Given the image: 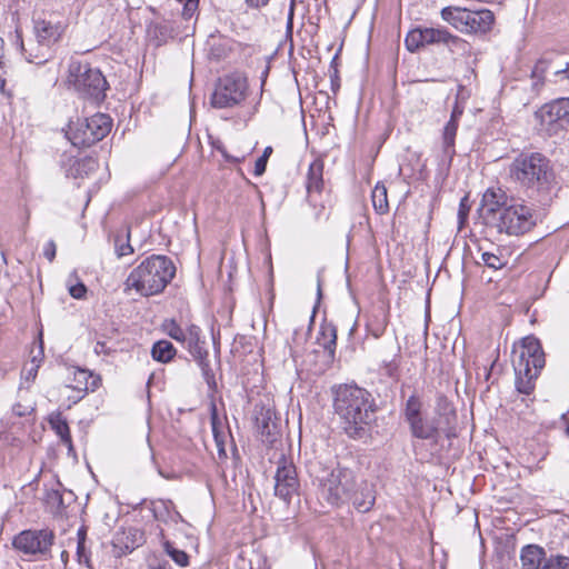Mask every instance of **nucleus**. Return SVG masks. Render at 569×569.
Returning <instances> with one entry per match:
<instances>
[{
  "mask_svg": "<svg viewBox=\"0 0 569 569\" xmlns=\"http://www.w3.org/2000/svg\"><path fill=\"white\" fill-rule=\"evenodd\" d=\"M510 178L529 196L537 194L545 202L556 184L550 160L540 152L520 153L509 167Z\"/></svg>",
  "mask_w": 569,
  "mask_h": 569,
  "instance_id": "obj_1",
  "label": "nucleus"
},
{
  "mask_svg": "<svg viewBox=\"0 0 569 569\" xmlns=\"http://www.w3.org/2000/svg\"><path fill=\"white\" fill-rule=\"evenodd\" d=\"M335 412L345 423L346 432L357 437L362 426L369 425L373 418L375 403L371 395L362 388L342 385L333 390Z\"/></svg>",
  "mask_w": 569,
  "mask_h": 569,
  "instance_id": "obj_2",
  "label": "nucleus"
},
{
  "mask_svg": "<svg viewBox=\"0 0 569 569\" xmlns=\"http://www.w3.org/2000/svg\"><path fill=\"white\" fill-rule=\"evenodd\" d=\"M310 473L320 501L331 507H341L348 503L350 495L357 488L356 473L340 465L325 466L317 462L311 467Z\"/></svg>",
  "mask_w": 569,
  "mask_h": 569,
  "instance_id": "obj_3",
  "label": "nucleus"
},
{
  "mask_svg": "<svg viewBox=\"0 0 569 569\" xmlns=\"http://www.w3.org/2000/svg\"><path fill=\"white\" fill-rule=\"evenodd\" d=\"M176 274V267L166 256L153 254L134 268L124 281V291L136 290L141 296L161 292Z\"/></svg>",
  "mask_w": 569,
  "mask_h": 569,
  "instance_id": "obj_4",
  "label": "nucleus"
},
{
  "mask_svg": "<svg viewBox=\"0 0 569 569\" xmlns=\"http://www.w3.org/2000/svg\"><path fill=\"white\" fill-rule=\"evenodd\" d=\"M545 362L540 341L532 336L523 338L512 360L517 377L516 387L520 393L530 395L533 391L535 380L545 367Z\"/></svg>",
  "mask_w": 569,
  "mask_h": 569,
  "instance_id": "obj_5",
  "label": "nucleus"
},
{
  "mask_svg": "<svg viewBox=\"0 0 569 569\" xmlns=\"http://www.w3.org/2000/svg\"><path fill=\"white\" fill-rule=\"evenodd\" d=\"M411 435L422 440H435L440 432L450 439L457 436V412L453 405L446 396H438L436 403V416L428 420L421 416L419 419L409 422Z\"/></svg>",
  "mask_w": 569,
  "mask_h": 569,
  "instance_id": "obj_6",
  "label": "nucleus"
},
{
  "mask_svg": "<svg viewBox=\"0 0 569 569\" xmlns=\"http://www.w3.org/2000/svg\"><path fill=\"white\" fill-rule=\"evenodd\" d=\"M441 19L465 34H486L495 23V14L489 9H469L448 6L441 9Z\"/></svg>",
  "mask_w": 569,
  "mask_h": 569,
  "instance_id": "obj_7",
  "label": "nucleus"
},
{
  "mask_svg": "<svg viewBox=\"0 0 569 569\" xmlns=\"http://www.w3.org/2000/svg\"><path fill=\"white\" fill-rule=\"evenodd\" d=\"M68 84L83 98L100 100L104 98L108 82L99 69L87 62L71 61L68 67Z\"/></svg>",
  "mask_w": 569,
  "mask_h": 569,
  "instance_id": "obj_8",
  "label": "nucleus"
},
{
  "mask_svg": "<svg viewBox=\"0 0 569 569\" xmlns=\"http://www.w3.org/2000/svg\"><path fill=\"white\" fill-rule=\"evenodd\" d=\"M499 233L508 236H522L536 226L535 211L523 200L510 199L508 207H505L499 217L491 220Z\"/></svg>",
  "mask_w": 569,
  "mask_h": 569,
  "instance_id": "obj_9",
  "label": "nucleus"
},
{
  "mask_svg": "<svg viewBox=\"0 0 569 569\" xmlns=\"http://www.w3.org/2000/svg\"><path fill=\"white\" fill-rule=\"evenodd\" d=\"M111 126L108 114L96 113L71 124L67 134L74 147L87 148L102 140L110 132Z\"/></svg>",
  "mask_w": 569,
  "mask_h": 569,
  "instance_id": "obj_10",
  "label": "nucleus"
},
{
  "mask_svg": "<svg viewBox=\"0 0 569 569\" xmlns=\"http://www.w3.org/2000/svg\"><path fill=\"white\" fill-rule=\"evenodd\" d=\"M247 78L240 73H231L219 78L211 96L214 108H232L240 104L247 97Z\"/></svg>",
  "mask_w": 569,
  "mask_h": 569,
  "instance_id": "obj_11",
  "label": "nucleus"
},
{
  "mask_svg": "<svg viewBox=\"0 0 569 569\" xmlns=\"http://www.w3.org/2000/svg\"><path fill=\"white\" fill-rule=\"evenodd\" d=\"M54 533L49 529L23 530L13 539V546L24 555L47 557L54 542Z\"/></svg>",
  "mask_w": 569,
  "mask_h": 569,
  "instance_id": "obj_12",
  "label": "nucleus"
},
{
  "mask_svg": "<svg viewBox=\"0 0 569 569\" xmlns=\"http://www.w3.org/2000/svg\"><path fill=\"white\" fill-rule=\"evenodd\" d=\"M254 420L261 441L272 448L281 443L282 426L280 418L271 407H256Z\"/></svg>",
  "mask_w": 569,
  "mask_h": 569,
  "instance_id": "obj_13",
  "label": "nucleus"
},
{
  "mask_svg": "<svg viewBox=\"0 0 569 569\" xmlns=\"http://www.w3.org/2000/svg\"><path fill=\"white\" fill-rule=\"evenodd\" d=\"M274 495L286 502H289L295 495L299 493L300 482L295 465L287 460L281 453L274 476Z\"/></svg>",
  "mask_w": 569,
  "mask_h": 569,
  "instance_id": "obj_14",
  "label": "nucleus"
},
{
  "mask_svg": "<svg viewBox=\"0 0 569 569\" xmlns=\"http://www.w3.org/2000/svg\"><path fill=\"white\" fill-rule=\"evenodd\" d=\"M425 43L429 44H443L452 53L463 56L469 52L470 44L461 37L451 33L447 28H423Z\"/></svg>",
  "mask_w": 569,
  "mask_h": 569,
  "instance_id": "obj_15",
  "label": "nucleus"
},
{
  "mask_svg": "<svg viewBox=\"0 0 569 569\" xmlns=\"http://www.w3.org/2000/svg\"><path fill=\"white\" fill-rule=\"evenodd\" d=\"M100 385V378L87 369L71 367L67 369L63 390L76 392V399H82L89 390L94 391Z\"/></svg>",
  "mask_w": 569,
  "mask_h": 569,
  "instance_id": "obj_16",
  "label": "nucleus"
},
{
  "mask_svg": "<svg viewBox=\"0 0 569 569\" xmlns=\"http://www.w3.org/2000/svg\"><path fill=\"white\" fill-rule=\"evenodd\" d=\"M510 199L501 188H489L486 190L481 199V209L487 224L491 226V220L498 218L502 209L509 206Z\"/></svg>",
  "mask_w": 569,
  "mask_h": 569,
  "instance_id": "obj_17",
  "label": "nucleus"
},
{
  "mask_svg": "<svg viewBox=\"0 0 569 569\" xmlns=\"http://www.w3.org/2000/svg\"><path fill=\"white\" fill-rule=\"evenodd\" d=\"M66 31V24L61 21H51L46 19L33 20V32L36 36V42L42 46H49L57 43L62 38Z\"/></svg>",
  "mask_w": 569,
  "mask_h": 569,
  "instance_id": "obj_18",
  "label": "nucleus"
},
{
  "mask_svg": "<svg viewBox=\"0 0 569 569\" xmlns=\"http://www.w3.org/2000/svg\"><path fill=\"white\" fill-rule=\"evenodd\" d=\"M16 43L24 56L26 60L30 63L43 64L50 59V47L42 46L41 43H30L29 48H26L22 32L19 28L16 29Z\"/></svg>",
  "mask_w": 569,
  "mask_h": 569,
  "instance_id": "obj_19",
  "label": "nucleus"
},
{
  "mask_svg": "<svg viewBox=\"0 0 569 569\" xmlns=\"http://www.w3.org/2000/svg\"><path fill=\"white\" fill-rule=\"evenodd\" d=\"M182 346L187 348L193 359L200 363L208 357L206 341L201 339V329L196 325L187 327Z\"/></svg>",
  "mask_w": 569,
  "mask_h": 569,
  "instance_id": "obj_20",
  "label": "nucleus"
},
{
  "mask_svg": "<svg viewBox=\"0 0 569 569\" xmlns=\"http://www.w3.org/2000/svg\"><path fill=\"white\" fill-rule=\"evenodd\" d=\"M323 188V162L320 159L313 160L307 173V192L308 200L311 204L316 206V196L320 194Z\"/></svg>",
  "mask_w": 569,
  "mask_h": 569,
  "instance_id": "obj_21",
  "label": "nucleus"
},
{
  "mask_svg": "<svg viewBox=\"0 0 569 569\" xmlns=\"http://www.w3.org/2000/svg\"><path fill=\"white\" fill-rule=\"evenodd\" d=\"M375 501L376 496L372 485L363 480H357V488L351 492L349 502H351L358 511L367 512L372 508Z\"/></svg>",
  "mask_w": 569,
  "mask_h": 569,
  "instance_id": "obj_22",
  "label": "nucleus"
},
{
  "mask_svg": "<svg viewBox=\"0 0 569 569\" xmlns=\"http://www.w3.org/2000/svg\"><path fill=\"white\" fill-rule=\"evenodd\" d=\"M560 100L557 99L552 102L543 104L539 110L536 111V119L540 121L541 126L550 129L553 124L562 123Z\"/></svg>",
  "mask_w": 569,
  "mask_h": 569,
  "instance_id": "obj_23",
  "label": "nucleus"
},
{
  "mask_svg": "<svg viewBox=\"0 0 569 569\" xmlns=\"http://www.w3.org/2000/svg\"><path fill=\"white\" fill-rule=\"evenodd\" d=\"M552 70V73L557 77H562L565 79H568L569 80V63L567 62L565 64V67L562 68H558V69H555L553 68V62L546 59V58H542L540 60L537 61V63L535 64L533 69H532V78L533 79H537L538 81H543L546 74Z\"/></svg>",
  "mask_w": 569,
  "mask_h": 569,
  "instance_id": "obj_24",
  "label": "nucleus"
},
{
  "mask_svg": "<svg viewBox=\"0 0 569 569\" xmlns=\"http://www.w3.org/2000/svg\"><path fill=\"white\" fill-rule=\"evenodd\" d=\"M545 556L543 548L537 545H528L521 549L520 560L526 569H539Z\"/></svg>",
  "mask_w": 569,
  "mask_h": 569,
  "instance_id": "obj_25",
  "label": "nucleus"
},
{
  "mask_svg": "<svg viewBox=\"0 0 569 569\" xmlns=\"http://www.w3.org/2000/svg\"><path fill=\"white\" fill-rule=\"evenodd\" d=\"M317 341L328 352L329 357H333L337 346L336 327L332 323H322Z\"/></svg>",
  "mask_w": 569,
  "mask_h": 569,
  "instance_id": "obj_26",
  "label": "nucleus"
},
{
  "mask_svg": "<svg viewBox=\"0 0 569 569\" xmlns=\"http://www.w3.org/2000/svg\"><path fill=\"white\" fill-rule=\"evenodd\" d=\"M148 37L157 46H161L173 37V29L167 21L151 22L147 29Z\"/></svg>",
  "mask_w": 569,
  "mask_h": 569,
  "instance_id": "obj_27",
  "label": "nucleus"
},
{
  "mask_svg": "<svg viewBox=\"0 0 569 569\" xmlns=\"http://www.w3.org/2000/svg\"><path fill=\"white\" fill-rule=\"evenodd\" d=\"M49 425L51 429L56 431L57 436L61 439V441L71 449L72 439L70 435V429L67 420L62 417V415L60 412L51 413L49 417Z\"/></svg>",
  "mask_w": 569,
  "mask_h": 569,
  "instance_id": "obj_28",
  "label": "nucleus"
},
{
  "mask_svg": "<svg viewBox=\"0 0 569 569\" xmlns=\"http://www.w3.org/2000/svg\"><path fill=\"white\" fill-rule=\"evenodd\" d=\"M176 348L168 340H159L153 343L151 348V357L153 360L162 363H167L176 356Z\"/></svg>",
  "mask_w": 569,
  "mask_h": 569,
  "instance_id": "obj_29",
  "label": "nucleus"
},
{
  "mask_svg": "<svg viewBox=\"0 0 569 569\" xmlns=\"http://www.w3.org/2000/svg\"><path fill=\"white\" fill-rule=\"evenodd\" d=\"M458 124H459L458 121L450 119L443 128V134H442L443 152L450 159L455 154V139H456V134H457V130H458Z\"/></svg>",
  "mask_w": 569,
  "mask_h": 569,
  "instance_id": "obj_30",
  "label": "nucleus"
},
{
  "mask_svg": "<svg viewBox=\"0 0 569 569\" xmlns=\"http://www.w3.org/2000/svg\"><path fill=\"white\" fill-rule=\"evenodd\" d=\"M372 206L378 214H385L389 210L388 192L383 183H377L371 192Z\"/></svg>",
  "mask_w": 569,
  "mask_h": 569,
  "instance_id": "obj_31",
  "label": "nucleus"
},
{
  "mask_svg": "<svg viewBox=\"0 0 569 569\" xmlns=\"http://www.w3.org/2000/svg\"><path fill=\"white\" fill-rule=\"evenodd\" d=\"M422 401L420 397L416 393L411 395L406 402L403 415L406 421L409 423L411 421H415L416 419H419L422 413Z\"/></svg>",
  "mask_w": 569,
  "mask_h": 569,
  "instance_id": "obj_32",
  "label": "nucleus"
},
{
  "mask_svg": "<svg viewBox=\"0 0 569 569\" xmlns=\"http://www.w3.org/2000/svg\"><path fill=\"white\" fill-rule=\"evenodd\" d=\"M114 250L118 258L133 253V248L130 244L129 229L114 236Z\"/></svg>",
  "mask_w": 569,
  "mask_h": 569,
  "instance_id": "obj_33",
  "label": "nucleus"
},
{
  "mask_svg": "<svg viewBox=\"0 0 569 569\" xmlns=\"http://www.w3.org/2000/svg\"><path fill=\"white\" fill-rule=\"evenodd\" d=\"M406 48L415 52L419 50L420 48L425 47V33L423 28H416L408 32L406 39H405Z\"/></svg>",
  "mask_w": 569,
  "mask_h": 569,
  "instance_id": "obj_34",
  "label": "nucleus"
},
{
  "mask_svg": "<svg viewBox=\"0 0 569 569\" xmlns=\"http://www.w3.org/2000/svg\"><path fill=\"white\" fill-rule=\"evenodd\" d=\"M164 552L180 567L189 565V556L180 549H177L169 540L162 542Z\"/></svg>",
  "mask_w": 569,
  "mask_h": 569,
  "instance_id": "obj_35",
  "label": "nucleus"
},
{
  "mask_svg": "<svg viewBox=\"0 0 569 569\" xmlns=\"http://www.w3.org/2000/svg\"><path fill=\"white\" fill-rule=\"evenodd\" d=\"M162 331L170 338L181 343L186 338V329L181 328L174 319L164 320L162 322Z\"/></svg>",
  "mask_w": 569,
  "mask_h": 569,
  "instance_id": "obj_36",
  "label": "nucleus"
},
{
  "mask_svg": "<svg viewBox=\"0 0 569 569\" xmlns=\"http://www.w3.org/2000/svg\"><path fill=\"white\" fill-rule=\"evenodd\" d=\"M388 325V317L385 312L376 315L372 320L368 323V330L375 338H379L383 335Z\"/></svg>",
  "mask_w": 569,
  "mask_h": 569,
  "instance_id": "obj_37",
  "label": "nucleus"
},
{
  "mask_svg": "<svg viewBox=\"0 0 569 569\" xmlns=\"http://www.w3.org/2000/svg\"><path fill=\"white\" fill-rule=\"evenodd\" d=\"M73 279L74 280L77 279V272L76 271H73L69 276V279H68V290H69V293L74 299H83L86 297V293H87V287L81 281L72 284V280Z\"/></svg>",
  "mask_w": 569,
  "mask_h": 569,
  "instance_id": "obj_38",
  "label": "nucleus"
},
{
  "mask_svg": "<svg viewBox=\"0 0 569 569\" xmlns=\"http://www.w3.org/2000/svg\"><path fill=\"white\" fill-rule=\"evenodd\" d=\"M98 161L91 157H86L79 160L76 164V171L79 176L89 174L90 172L97 170Z\"/></svg>",
  "mask_w": 569,
  "mask_h": 569,
  "instance_id": "obj_39",
  "label": "nucleus"
},
{
  "mask_svg": "<svg viewBox=\"0 0 569 569\" xmlns=\"http://www.w3.org/2000/svg\"><path fill=\"white\" fill-rule=\"evenodd\" d=\"M541 569H569V558L565 556H551Z\"/></svg>",
  "mask_w": 569,
  "mask_h": 569,
  "instance_id": "obj_40",
  "label": "nucleus"
},
{
  "mask_svg": "<svg viewBox=\"0 0 569 569\" xmlns=\"http://www.w3.org/2000/svg\"><path fill=\"white\" fill-rule=\"evenodd\" d=\"M481 261L483 262L485 266L493 270H499L506 264L501 257L487 251L481 253Z\"/></svg>",
  "mask_w": 569,
  "mask_h": 569,
  "instance_id": "obj_41",
  "label": "nucleus"
},
{
  "mask_svg": "<svg viewBox=\"0 0 569 569\" xmlns=\"http://www.w3.org/2000/svg\"><path fill=\"white\" fill-rule=\"evenodd\" d=\"M212 431H213L214 442L217 446L219 458L227 459L228 456H227V451H226V447H224V438L226 437L223 433H220L218 431L214 418L212 419Z\"/></svg>",
  "mask_w": 569,
  "mask_h": 569,
  "instance_id": "obj_42",
  "label": "nucleus"
},
{
  "mask_svg": "<svg viewBox=\"0 0 569 569\" xmlns=\"http://www.w3.org/2000/svg\"><path fill=\"white\" fill-rule=\"evenodd\" d=\"M463 92H465L463 86H459L458 87V92H457L456 103L453 106V109H452L451 116H450L451 120H455V121H458V122H459V119L462 116L463 109H465L463 106L460 103V100H465L466 99Z\"/></svg>",
  "mask_w": 569,
  "mask_h": 569,
  "instance_id": "obj_43",
  "label": "nucleus"
},
{
  "mask_svg": "<svg viewBox=\"0 0 569 569\" xmlns=\"http://www.w3.org/2000/svg\"><path fill=\"white\" fill-rule=\"evenodd\" d=\"M231 48L227 46V42L222 43H213L211 47V54L217 59H222L227 56V52L230 51Z\"/></svg>",
  "mask_w": 569,
  "mask_h": 569,
  "instance_id": "obj_44",
  "label": "nucleus"
},
{
  "mask_svg": "<svg viewBox=\"0 0 569 569\" xmlns=\"http://www.w3.org/2000/svg\"><path fill=\"white\" fill-rule=\"evenodd\" d=\"M466 201H467V198L465 197L463 199H461L460 204H459L458 219H459L460 228L466 222L467 217H468L469 207L466 204Z\"/></svg>",
  "mask_w": 569,
  "mask_h": 569,
  "instance_id": "obj_45",
  "label": "nucleus"
},
{
  "mask_svg": "<svg viewBox=\"0 0 569 569\" xmlns=\"http://www.w3.org/2000/svg\"><path fill=\"white\" fill-rule=\"evenodd\" d=\"M217 149L221 152L224 160L230 163H239L244 160L243 154H240V156L229 154L228 151L226 150V148H223V147H217Z\"/></svg>",
  "mask_w": 569,
  "mask_h": 569,
  "instance_id": "obj_46",
  "label": "nucleus"
},
{
  "mask_svg": "<svg viewBox=\"0 0 569 569\" xmlns=\"http://www.w3.org/2000/svg\"><path fill=\"white\" fill-rule=\"evenodd\" d=\"M383 372L390 378H395L398 373V365L395 360L385 362L383 365Z\"/></svg>",
  "mask_w": 569,
  "mask_h": 569,
  "instance_id": "obj_47",
  "label": "nucleus"
},
{
  "mask_svg": "<svg viewBox=\"0 0 569 569\" xmlns=\"http://www.w3.org/2000/svg\"><path fill=\"white\" fill-rule=\"evenodd\" d=\"M267 162L266 158L260 156L256 160L253 174L257 177L262 176L266 171Z\"/></svg>",
  "mask_w": 569,
  "mask_h": 569,
  "instance_id": "obj_48",
  "label": "nucleus"
},
{
  "mask_svg": "<svg viewBox=\"0 0 569 569\" xmlns=\"http://www.w3.org/2000/svg\"><path fill=\"white\" fill-rule=\"evenodd\" d=\"M560 100L561 113H562V123L569 124V98H562Z\"/></svg>",
  "mask_w": 569,
  "mask_h": 569,
  "instance_id": "obj_49",
  "label": "nucleus"
},
{
  "mask_svg": "<svg viewBox=\"0 0 569 569\" xmlns=\"http://www.w3.org/2000/svg\"><path fill=\"white\" fill-rule=\"evenodd\" d=\"M43 254L49 261H52L54 259V257H56L54 241L50 240L47 242L44 250H43Z\"/></svg>",
  "mask_w": 569,
  "mask_h": 569,
  "instance_id": "obj_50",
  "label": "nucleus"
},
{
  "mask_svg": "<svg viewBox=\"0 0 569 569\" xmlns=\"http://www.w3.org/2000/svg\"><path fill=\"white\" fill-rule=\"evenodd\" d=\"M38 368H39V362L37 361V357H33V359L31 361V367H30V369L27 370V379H30V378L33 379L37 376Z\"/></svg>",
  "mask_w": 569,
  "mask_h": 569,
  "instance_id": "obj_51",
  "label": "nucleus"
},
{
  "mask_svg": "<svg viewBox=\"0 0 569 569\" xmlns=\"http://www.w3.org/2000/svg\"><path fill=\"white\" fill-rule=\"evenodd\" d=\"M246 2L248 3V6L252 8H260L266 6L269 2V0H246Z\"/></svg>",
  "mask_w": 569,
  "mask_h": 569,
  "instance_id": "obj_52",
  "label": "nucleus"
},
{
  "mask_svg": "<svg viewBox=\"0 0 569 569\" xmlns=\"http://www.w3.org/2000/svg\"><path fill=\"white\" fill-rule=\"evenodd\" d=\"M148 569H170V565L167 561L158 562V563H150L148 566Z\"/></svg>",
  "mask_w": 569,
  "mask_h": 569,
  "instance_id": "obj_53",
  "label": "nucleus"
},
{
  "mask_svg": "<svg viewBox=\"0 0 569 569\" xmlns=\"http://www.w3.org/2000/svg\"><path fill=\"white\" fill-rule=\"evenodd\" d=\"M67 400H68V408H70L72 405H76L77 402H79L81 399H76V392H73L72 395H68L67 397Z\"/></svg>",
  "mask_w": 569,
  "mask_h": 569,
  "instance_id": "obj_54",
  "label": "nucleus"
},
{
  "mask_svg": "<svg viewBox=\"0 0 569 569\" xmlns=\"http://www.w3.org/2000/svg\"><path fill=\"white\" fill-rule=\"evenodd\" d=\"M49 498L52 499V500H58L59 502H61V500H62V497H61L60 492L57 491V490L51 491L49 493Z\"/></svg>",
  "mask_w": 569,
  "mask_h": 569,
  "instance_id": "obj_55",
  "label": "nucleus"
},
{
  "mask_svg": "<svg viewBox=\"0 0 569 569\" xmlns=\"http://www.w3.org/2000/svg\"><path fill=\"white\" fill-rule=\"evenodd\" d=\"M271 153H272V148L271 147H267V148H264L263 153L261 154V157H264L266 160L268 161V159H269Z\"/></svg>",
  "mask_w": 569,
  "mask_h": 569,
  "instance_id": "obj_56",
  "label": "nucleus"
},
{
  "mask_svg": "<svg viewBox=\"0 0 569 569\" xmlns=\"http://www.w3.org/2000/svg\"><path fill=\"white\" fill-rule=\"evenodd\" d=\"M6 79L0 77V91L4 93Z\"/></svg>",
  "mask_w": 569,
  "mask_h": 569,
  "instance_id": "obj_57",
  "label": "nucleus"
},
{
  "mask_svg": "<svg viewBox=\"0 0 569 569\" xmlns=\"http://www.w3.org/2000/svg\"><path fill=\"white\" fill-rule=\"evenodd\" d=\"M83 546H84V541L79 539V541H78V553H80L82 551Z\"/></svg>",
  "mask_w": 569,
  "mask_h": 569,
  "instance_id": "obj_58",
  "label": "nucleus"
},
{
  "mask_svg": "<svg viewBox=\"0 0 569 569\" xmlns=\"http://www.w3.org/2000/svg\"><path fill=\"white\" fill-rule=\"evenodd\" d=\"M318 296H319V297L321 296V282H320V278H318Z\"/></svg>",
  "mask_w": 569,
  "mask_h": 569,
  "instance_id": "obj_59",
  "label": "nucleus"
},
{
  "mask_svg": "<svg viewBox=\"0 0 569 569\" xmlns=\"http://www.w3.org/2000/svg\"><path fill=\"white\" fill-rule=\"evenodd\" d=\"M78 536H79V539L84 541V532L82 530H79Z\"/></svg>",
  "mask_w": 569,
  "mask_h": 569,
  "instance_id": "obj_60",
  "label": "nucleus"
},
{
  "mask_svg": "<svg viewBox=\"0 0 569 569\" xmlns=\"http://www.w3.org/2000/svg\"><path fill=\"white\" fill-rule=\"evenodd\" d=\"M134 549V547H129L128 545L126 546V550L123 552H131L132 550Z\"/></svg>",
  "mask_w": 569,
  "mask_h": 569,
  "instance_id": "obj_61",
  "label": "nucleus"
},
{
  "mask_svg": "<svg viewBox=\"0 0 569 569\" xmlns=\"http://www.w3.org/2000/svg\"><path fill=\"white\" fill-rule=\"evenodd\" d=\"M1 256H2V260H3V262H7V259H6V256H4V253H3V252H2V254H1Z\"/></svg>",
  "mask_w": 569,
  "mask_h": 569,
  "instance_id": "obj_62",
  "label": "nucleus"
},
{
  "mask_svg": "<svg viewBox=\"0 0 569 569\" xmlns=\"http://www.w3.org/2000/svg\"><path fill=\"white\" fill-rule=\"evenodd\" d=\"M99 346L103 347V343L97 342V347ZM96 351H98V348H96Z\"/></svg>",
  "mask_w": 569,
  "mask_h": 569,
  "instance_id": "obj_63",
  "label": "nucleus"
},
{
  "mask_svg": "<svg viewBox=\"0 0 569 569\" xmlns=\"http://www.w3.org/2000/svg\"><path fill=\"white\" fill-rule=\"evenodd\" d=\"M567 435L569 436V426L567 427Z\"/></svg>",
  "mask_w": 569,
  "mask_h": 569,
  "instance_id": "obj_64",
  "label": "nucleus"
}]
</instances>
